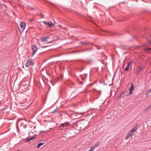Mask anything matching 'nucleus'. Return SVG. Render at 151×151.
<instances>
[{
	"instance_id": "obj_14",
	"label": "nucleus",
	"mask_w": 151,
	"mask_h": 151,
	"mask_svg": "<svg viewBox=\"0 0 151 151\" xmlns=\"http://www.w3.org/2000/svg\"><path fill=\"white\" fill-rule=\"evenodd\" d=\"M134 89V86L133 83H132L131 84V87L129 88V89L130 90H133Z\"/></svg>"
},
{
	"instance_id": "obj_22",
	"label": "nucleus",
	"mask_w": 151,
	"mask_h": 151,
	"mask_svg": "<svg viewBox=\"0 0 151 151\" xmlns=\"http://www.w3.org/2000/svg\"><path fill=\"white\" fill-rule=\"evenodd\" d=\"M150 36L151 37V35ZM148 44L149 45H151V41H149L148 42Z\"/></svg>"
},
{
	"instance_id": "obj_17",
	"label": "nucleus",
	"mask_w": 151,
	"mask_h": 151,
	"mask_svg": "<svg viewBox=\"0 0 151 151\" xmlns=\"http://www.w3.org/2000/svg\"><path fill=\"white\" fill-rule=\"evenodd\" d=\"M99 145V143H97L95 145L93 146H95V147H98Z\"/></svg>"
},
{
	"instance_id": "obj_26",
	"label": "nucleus",
	"mask_w": 151,
	"mask_h": 151,
	"mask_svg": "<svg viewBox=\"0 0 151 151\" xmlns=\"http://www.w3.org/2000/svg\"><path fill=\"white\" fill-rule=\"evenodd\" d=\"M47 47V46H42V47H43V48H45V47Z\"/></svg>"
},
{
	"instance_id": "obj_29",
	"label": "nucleus",
	"mask_w": 151,
	"mask_h": 151,
	"mask_svg": "<svg viewBox=\"0 0 151 151\" xmlns=\"http://www.w3.org/2000/svg\"><path fill=\"white\" fill-rule=\"evenodd\" d=\"M22 120H23V119H21Z\"/></svg>"
},
{
	"instance_id": "obj_2",
	"label": "nucleus",
	"mask_w": 151,
	"mask_h": 151,
	"mask_svg": "<svg viewBox=\"0 0 151 151\" xmlns=\"http://www.w3.org/2000/svg\"><path fill=\"white\" fill-rule=\"evenodd\" d=\"M50 37L49 36H47L45 37H43L40 39V41L42 42H46L48 43H51L52 42V41H49L48 40L49 39Z\"/></svg>"
},
{
	"instance_id": "obj_6",
	"label": "nucleus",
	"mask_w": 151,
	"mask_h": 151,
	"mask_svg": "<svg viewBox=\"0 0 151 151\" xmlns=\"http://www.w3.org/2000/svg\"><path fill=\"white\" fill-rule=\"evenodd\" d=\"M32 50L33 51V55L35 54L37 50V47L35 45H33L32 46Z\"/></svg>"
},
{
	"instance_id": "obj_20",
	"label": "nucleus",
	"mask_w": 151,
	"mask_h": 151,
	"mask_svg": "<svg viewBox=\"0 0 151 151\" xmlns=\"http://www.w3.org/2000/svg\"><path fill=\"white\" fill-rule=\"evenodd\" d=\"M129 68L128 67H126L125 68V69H124V70L127 71L128 70H129Z\"/></svg>"
},
{
	"instance_id": "obj_7",
	"label": "nucleus",
	"mask_w": 151,
	"mask_h": 151,
	"mask_svg": "<svg viewBox=\"0 0 151 151\" xmlns=\"http://www.w3.org/2000/svg\"><path fill=\"white\" fill-rule=\"evenodd\" d=\"M143 67L141 66H139L136 70V73L137 74H138L140 73L141 72Z\"/></svg>"
},
{
	"instance_id": "obj_10",
	"label": "nucleus",
	"mask_w": 151,
	"mask_h": 151,
	"mask_svg": "<svg viewBox=\"0 0 151 151\" xmlns=\"http://www.w3.org/2000/svg\"><path fill=\"white\" fill-rule=\"evenodd\" d=\"M137 128V125L134 126V127L133 128H132V129H131L130 132H132V133H133L134 132L136 131Z\"/></svg>"
},
{
	"instance_id": "obj_18",
	"label": "nucleus",
	"mask_w": 151,
	"mask_h": 151,
	"mask_svg": "<svg viewBox=\"0 0 151 151\" xmlns=\"http://www.w3.org/2000/svg\"><path fill=\"white\" fill-rule=\"evenodd\" d=\"M130 64V62L128 63L127 65V67H128L129 68Z\"/></svg>"
},
{
	"instance_id": "obj_27",
	"label": "nucleus",
	"mask_w": 151,
	"mask_h": 151,
	"mask_svg": "<svg viewBox=\"0 0 151 151\" xmlns=\"http://www.w3.org/2000/svg\"><path fill=\"white\" fill-rule=\"evenodd\" d=\"M30 21L31 22H32V21H33V20L32 19H30Z\"/></svg>"
},
{
	"instance_id": "obj_15",
	"label": "nucleus",
	"mask_w": 151,
	"mask_h": 151,
	"mask_svg": "<svg viewBox=\"0 0 151 151\" xmlns=\"http://www.w3.org/2000/svg\"><path fill=\"white\" fill-rule=\"evenodd\" d=\"M81 44H83V45H86L89 43H87L86 42H81Z\"/></svg>"
},
{
	"instance_id": "obj_23",
	"label": "nucleus",
	"mask_w": 151,
	"mask_h": 151,
	"mask_svg": "<svg viewBox=\"0 0 151 151\" xmlns=\"http://www.w3.org/2000/svg\"><path fill=\"white\" fill-rule=\"evenodd\" d=\"M151 92V88L148 91V93H149Z\"/></svg>"
},
{
	"instance_id": "obj_13",
	"label": "nucleus",
	"mask_w": 151,
	"mask_h": 151,
	"mask_svg": "<svg viewBox=\"0 0 151 151\" xmlns=\"http://www.w3.org/2000/svg\"><path fill=\"white\" fill-rule=\"evenodd\" d=\"M35 138L34 137H29L27 139V141H29L30 140H32V139H34Z\"/></svg>"
},
{
	"instance_id": "obj_16",
	"label": "nucleus",
	"mask_w": 151,
	"mask_h": 151,
	"mask_svg": "<svg viewBox=\"0 0 151 151\" xmlns=\"http://www.w3.org/2000/svg\"><path fill=\"white\" fill-rule=\"evenodd\" d=\"M95 146H93V147H91L90 149L88 151H93L95 148Z\"/></svg>"
},
{
	"instance_id": "obj_4",
	"label": "nucleus",
	"mask_w": 151,
	"mask_h": 151,
	"mask_svg": "<svg viewBox=\"0 0 151 151\" xmlns=\"http://www.w3.org/2000/svg\"><path fill=\"white\" fill-rule=\"evenodd\" d=\"M142 46L143 48H142L143 50H144L146 52H149L151 53V48L147 47L144 45H143Z\"/></svg>"
},
{
	"instance_id": "obj_21",
	"label": "nucleus",
	"mask_w": 151,
	"mask_h": 151,
	"mask_svg": "<svg viewBox=\"0 0 151 151\" xmlns=\"http://www.w3.org/2000/svg\"><path fill=\"white\" fill-rule=\"evenodd\" d=\"M129 93H130L131 94H132V93H133V91H132V90H129Z\"/></svg>"
},
{
	"instance_id": "obj_11",
	"label": "nucleus",
	"mask_w": 151,
	"mask_h": 151,
	"mask_svg": "<svg viewBox=\"0 0 151 151\" xmlns=\"http://www.w3.org/2000/svg\"><path fill=\"white\" fill-rule=\"evenodd\" d=\"M68 125V124L67 123H65L63 124H62L60 126V127L61 128V127H65L66 126H67Z\"/></svg>"
},
{
	"instance_id": "obj_19",
	"label": "nucleus",
	"mask_w": 151,
	"mask_h": 151,
	"mask_svg": "<svg viewBox=\"0 0 151 151\" xmlns=\"http://www.w3.org/2000/svg\"><path fill=\"white\" fill-rule=\"evenodd\" d=\"M130 64V62L128 63L127 65V67H128L129 68Z\"/></svg>"
},
{
	"instance_id": "obj_5",
	"label": "nucleus",
	"mask_w": 151,
	"mask_h": 151,
	"mask_svg": "<svg viewBox=\"0 0 151 151\" xmlns=\"http://www.w3.org/2000/svg\"><path fill=\"white\" fill-rule=\"evenodd\" d=\"M44 24L47 25L49 27H52L55 25V23H50L49 22H47L45 21L42 22Z\"/></svg>"
},
{
	"instance_id": "obj_12",
	"label": "nucleus",
	"mask_w": 151,
	"mask_h": 151,
	"mask_svg": "<svg viewBox=\"0 0 151 151\" xmlns=\"http://www.w3.org/2000/svg\"><path fill=\"white\" fill-rule=\"evenodd\" d=\"M45 143L44 142H40L37 145V147L40 148L41 146H42Z\"/></svg>"
},
{
	"instance_id": "obj_9",
	"label": "nucleus",
	"mask_w": 151,
	"mask_h": 151,
	"mask_svg": "<svg viewBox=\"0 0 151 151\" xmlns=\"http://www.w3.org/2000/svg\"><path fill=\"white\" fill-rule=\"evenodd\" d=\"M69 85L71 88H73L75 87V83L71 81H70L69 82Z\"/></svg>"
},
{
	"instance_id": "obj_25",
	"label": "nucleus",
	"mask_w": 151,
	"mask_h": 151,
	"mask_svg": "<svg viewBox=\"0 0 151 151\" xmlns=\"http://www.w3.org/2000/svg\"><path fill=\"white\" fill-rule=\"evenodd\" d=\"M131 94L129 92L127 94V96H129V95H130Z\"/></svg>"
},
{
	"instance_id": "obj_1",
	"label": "nucleus",
	"mask_w": 151,
	"mask_h": 151,
	"mask_svg": "<svg viewBox=\"0 0 151 151\" xmlns=\"http://www.w3.org/2000/svg\"><path fill=\"white\" fill-rule=\"evenodd\" d=\"M26 27L25 22H22L21 23L20 25L18 26V28L20 32H22L24 30Z\"/></svg>"
},
{
	"instance_id": "obj_8",
	"label": "nucleus",
	"mask_w": 151,
	"mask_h": 151,
	"mask_svg": "<svg viewBox=\"0 0 151 151\" xmlns=\"http://www.w3.org/2000/svg\"><path fill=\"white\" fill-rule=\"evenodd\" d=\"M133 135V133H132V132H129L127 135L125 137V139L127 140L129 138L131 137Z\"/></svg>"
},
{
	"instance_id": "obj_24",
	"label": "nucleus",
	"mask_w": 151,
	"mask_h": 151,
	"mask_svg": "<svg viewBox=\"0 0 151 151\" xmlns=\"http://www.w3.org/2000/svg\"><path fill=\"white\" fill-rule=\"evenodd\" d=\"M29 9H33V10H34L35 9L33 7H31V8H30Z\"/></svg>"
},
{
	"instance_id": "obj_28",
	"label": "nucleus",
	"mask_w": 151,
	"mask_h": 151,
	"mask_svg": "<svg viewBox=\"0 0 151 151\" xmlns=\"http://www.w3.org/2000/svg\"><path fill=\"white\" fill-rule=\"evenodd\" d=\"M16 151H20V150H17Z\"/></svg>"
},
{
	"instance_id": "obj_3",
	"label": "nucleus",
	"mask_w": 151,
	"mask_h": 151,
	"mask_svg": "<svg viewBox=\"0 0 151 151\" xmlns=\"http://www.w3.org/2000/svg\"><path fill=\"white\" fill-rule=\"evenodd\" d=\"M34 63L31 59H29L27 62L25 63V65L27 67H29L30 66L33 65Z\"/></svg>"
}]
</instances>
